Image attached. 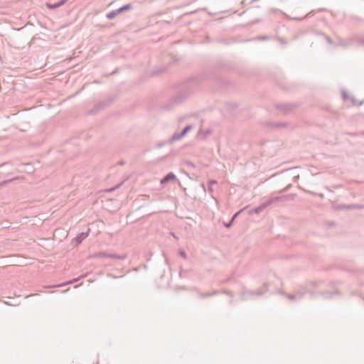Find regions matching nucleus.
I'll list each match as a JSON object with an SVG mask.
<instances>
[{
    "label": "nucleus",
    "instance_id": "f257e3e1",
    "mask_svg": "<svg viewBox=\"0 0 364 364\" xmlns=\"http://www.w3.org/2000/svg\"><path fill=\"white\" fill-rule=\"evenodd\" d=\"M268 284L267 283H264V286L266 287L265 290L262 291L261 289H257L256 291H245L242 293V294L241 295V300H246L250 296H261L262 295L264 292L267 291V287Z\"/></svg>",
    "mask_w": 364,
    "mask_h": 364
},
{
    "label": "nucleus",
    "instance_id": "f03ea898",
    "mask_svg": "<svg viewBox=\"0 0 364 364\" xmlns=\"http://www.w3.org/2000/svg\"><path fill=\"white\" fill-rule=\"evenodd\" d=\"M182 102V95H181V90L180 87L177 88L176 90V96L173 97L170 101V105H168L166 109H170L171 107L180 104Z\"/></svg>",
    "mask_w": 364,
    "mask_h": 364
},
{
    "label": "nucleus",
    "instance_id": "7ed1b4c3",
    "mask_svg": "<svg viewBox=\"0 0 364 364\" xmlns=\"http://www.w3.org/2000/svg\"><path fill=\"white\" fill-rule=\"evenodd\" d=\"M182 138V131L177 132L174 134L168 141H164L162 142H158L156 144V148H161L163 146L167 144H171L175 141L179 140Z\"/></svg>",
    "mask_w": 364,
    "mask_h": 364
},
{
    "label": "nucleus",
    "instance_id": "20e7f679",
    "mask_svg": "<svg viewBox=\"0 0 364 364\" xmlns=\"http://www.w3.org/2000/svg\"><path fill=\"white\" fill-rule=\"evenodd\" d=\"M293 198V196L291 194L289 195H283L279 196H274L267 200L269 202V205L276 203V202H284Z\"/></svg>",
    "mask_w": 364,
    "mask_h": 364
},
{
    "label": "nucleus",
    "instance_id": "39448f33",
    "mask_svg": "<svg viewBox=\"0 0 364 364\" xmlns=\"http://www.w3.org/2000/svg\"><path fill=\"white\" fill-rule=\"evenodd\" d=\"M90 234V229L87 230L85 232H81L78 234L72 241V243L74 245H77L80 244L85 238L88 237Z\"/></svg>",
    "mask_w": 364,
    "mask_h": 364
},
{
    "label": "nucleus",
    "instance_id": "423d86ee",
    "mask_svg": "<svg viewBox=\"0 0 364 364\" xmlns=\"http://www.w3.org/2000/svg\"><path fill=\"white\" fill-rule=\"evenodd\" d=\"M168 65H164L154 68L151 71V75L157 76L165 73L168 70Z\"/></svg>",
    "mask_w": 364,
    "mask_h": 364
},
{
    "label": "nucleus",
    "instance_id": "0eeeda50",
    "mask_svg": "<svg viewBox=\"0 0 364 364\" xmlns=\"http://www.w3.org/2000/svg\"><path fill=\"white\" fill-rule=\"evenodd\" d=\"M268 206H269V202L266 200L265 202H264L263 203H262L261 205H259L257 208L250 210L249 211V214L250 215H252L253 213L259 214L262 210H264L265 208H267Z\"/></svg>",
    "mask_w": 364,
    "mask_h": 364
},
{
    "label": "nucleus",
    "instance_id": "6e6552de",
    "mask_svg": "<svg viewBox=\"0 0 364 364\" xmlns=\"http://www.w3.org/2000/svg\"><path fill=\"white\" fill-rule=\"evenodd\" d=\"M276 107L277 109L282 111L284 112H287L288 111L292 109L294 107H295L294 104H278L276 105Z\"/></svg>",
    "mask_w": 364,
    "mask_h": 364
},
{
    "label": "nucleus",
    "instance_id": "1a4fd4ad",
    "mask_svg": "<svg viewBox=\"0 0 364 364\" xmlns=\"http://www.w3.org/2000/svg\"><path fill=\"white\" fill-rule=\"evenodd\" d=\"M68 0H60L59 1L51 4V3H46V6L49 9H56L62 6H63Z\"/></svg>",
    "mask_w": 364,
    "mask_h": 364
},
{
    "label": "nucleus",
    "instance_id": "9d476101",
    "mask_svg": "<svg viewBox=\"0 0 364 364\" xmlns=\"http://www.w3.org/2000/svg\"><path fill=\"white\" fill-rule=\"evenodd\" d=\"M210 134H211V131L210 129H207L205 131H203L202 129H200L196 134V139L198 140H203L208 135H210Z\"/></svg>",
    "mask_w": 364,
    "mask_h": 364
},
{
    "label": "nucleus",
    "instance_id": "9b49d317",
    "mask_svg": "<svg viewBox=\"0 0 364 364\" xmlns=\"http://www.w3.org/2000/svg\"><path fill=\"white\" fill-rule=\"evenodd\" d=\"M107 103L105 102H101L95 105V108L90 110L88 113L90 114H93L100 111V109H103L106 106Z\"/></svg>",
    "mask_w": 364,
    "mask_h": 364
},
{
    "label": "nucleus",
    "instance_id": "f8f14e48",
    "mask_svg": "<svg viewBox=\"0 0 364 364\" xmlns=\"http://www.w3.org/2000/svg\"><path fill=\"white\" fill-rule=\"evenodd\" d=\"M319 294L324 298L328 299L331 298L334 294L340 296L341 294L339 291L336 290L335 291H320Z\"/></svg>",
    "mask_w": 364,
    "mask_h": 364
},
{
    "label": "nucleus",
    "instance_id": "ddd939ff",
    "mask_svg": "<svg viewBox=\"0 0 364 364\" xmlns=\"http://www.w3.org/2000/svg\"><path fill=\"white\" fill-rule=\"evenodd\" d=\"M176 176L173 173H168L166 176H165L161 180V183L164 184L169 181L175 180Z\"/></svg>",
    "mask_w": 364,
    "mask_h": 364
},
{
    "label": "nucleus",
    "instance_id": "4468645a",
    "mask_svg": "<svg viewBox=\"0 0 364 364\" xmlns=\"http://www.w3.org/2000/svg\"><path fill=\"white\" fill-rule=\"evenodd\" d=\"M107 257L111 258V259L124 260L127 258V255H117V254L107 253Z\"/></svg>",
    "mask_w": 364,
    "mask_h": 364
},
{
    "label": "nucleus",
    "instance_id": "2eb2a0df",
    "mask_svg": "<svg viewBox=\"0 0 364 364\" xmlns=\"http://www.w3.org/2000/svg\"><path fill=\"white\" fill-rule=\"evenodd\" d=\"M363 206L359 204H350V205H343L341 206V208H343L346 210H353V209H361Z\"/></svg>",
    "mask_w": 364,
    "mask_h": 364
},
{
    "label": "nucleus",
    "instance_id": "dca6fc26",
    "mask_svg": "<svg viewBox=\"0 0 364 364\" xmlns=\"http://www.w3.org/2000/svg\"><path fill=\"white\" fill-rule=\"evenodd\" d=\"M217 183H218V182L215 179H210L208 181L207 191L209 192V193L212 194L213 193L214 189L213 188V186L215 185Z\"/></svg>",
    "mask_w": 364,
    "mask_h": 364
},
{
    "label": "nucleus",
    "instance_id": "f3484780",
    "mask_svg": "<svg viewBox=\"0 0 364 364\" xmlns=\"http://www.w3.org/2000/svg\"><path fill=\"white\" fill-rule=\"evenodd\" d=\"M119 14H120V12L118 11V9H117L116 10H113V11L109 12L108 14H107V18L108 19H112Z\"/></svg>",
    "mask_w": 364,
    "mask_h": 364
},
{
    "label": "nucleus",
    "instance_id": "a211bd4d",
    "mask_svg": "<svg viewBox=\"0 0 364 364\" xmlns=\"http://www.w3.org/2000/svg\"><path fill=\"white\" fill-rule=\"evenodd\" d=\"M132 8V5L131 4H127L126 5L122 6V7L118 9V11L120 13L129 10Z\"/></svg>",
    "mask_w": 364,
    "mask_h": 364
},
{
    "label": "nucleus",
    "instance_id": "6ab92c4d",
    "mask_svg": "<svg viewBox=\"0 0 364 364\" xmlns=\"http://www.w3.org/2000/svg\"><path fill=\"white\" fill-rule=\"evenodd\" d=\"M306 293V290H305L304 289H298L295 294L297 296L298 299H301L303 297V296Z\"/></svg>",
    "mask_w": 364,
    "mask_h": 364
},
{
    "label": "nucleus",
    "instance_id": "aec40b11",
    "mask_svg": "<svg viewBox=\"0 0 364 364\" xmlns=\"http://www.w3.org/2000/svg\"><path fill=\"white\" fill-rule=\"evenodd\" d=\"M220 292L218 291H213L210 293H205V294H201V297L202 298H207V297H209V296H215V295H217Z\"/></svg>",
    "mask_w": 364,
    "mask_h": 364
},
{
    "label": "nucleus",
    "instance_id": "412c9836",
    "mask_svg": "<svg viewBox=\"0 0 364 364\" xmlns=\"http://www.w3.org/2000/svg\"><path fill=\"white\" fill-rule=\"evenodd\" d=\"M282 294H284L285 296H287L289 299L291 301L298 299L295 293L294 294H288L287 293L282 292Z\"/></svg>",
    "mask_w": 364,
    "mask_h": 364
},
{
    "label": "nucleus",
    "instance_id": "4be33fe9",
    "mask_svg": "<svg viewBox=\"0 0 364 364\" xmlns=\"http://www.w3.org/2000/svg\"><path fill=\"white\" fill-rule=\"evenodd\" d=\"M193 126L192 124H189L183 127V136L193 128Z\"/></svg>",
    "mask_w": 364,
    "mask_h": 364
},
{
    "label": "nucleus",
    "instance_id": "5701e85b",
    "mask_svg": "<svg viewBox=\"0 0 364 364\" xmlns=\"http://www.w3.org/2000/svg\"><path fill=\"white\" fill-rule=\"evenodd\" d=\"M351 101H352V103L353 105H358V106H360L363 104V101H360V102H358V100H356L353 97H352L350 98Z\"/></svg>",
    "mask_w": 364,
    "mask_h": 364
},
{
    "label": "nucleus",
    "instance_id": "b1692460",
    "mask_svg": "<svg viewBox=\"0 0 364 364\" xmlns=\"http://www.w3.org/2000/svg\"><path fill=\"white\" fill-rule=\"evenodd\" d=\"M107 252H100L96 253L94 255V257H107Z\"/></svg>",
    "mask_w": 364,
    "mask_h": 364
},
{
    "label": "nucleus",
    "instance_id": "393cba45",
    "mask_svg": "<svg viewBox=\"0 0 364 364\" xmlns=\"http://www.w3.org/2000/svg\"><path fill=\"white\" fill-rule=\"evenodd\" d=\"M286 124L284 123H276L273 125L274 128H281L285 127Z\"/></svg>",
    "mask_w": 364,
    "mask_h": 364
},
{
    "label": "nucleus",
    "instance_id": "a878e982",
    "mask_svg": "<svg viewBox=\"0 0 364 364\" xmlns=\"http://www.w3.org/2000/svg\"><path fill=\"white\" fill-rule=\"evenodd\" d=\"M233 223V220H230L228 223H224V226L227 228H230Z\"/></svg>",
    "mask_w": 364,
    "mask_h": 364
},
{
    "label": "nucleus",
    "instance_id": "bb28decb",
    "mask_svg": "<svg viewBox=\"0 0 364 364\" xmlns=\"http://www.w3.org/2000/svg\"><path fill=\"white\" fill-rule=\"evenodd\" d=\"M268 39H269V37L267 36H261L258 37V40H260V41H265V40H268Z\"/></svg>",
    "mask_w": 364,
    "mask_h": 364
},
{
    "label": "nucleus",
    "instance_id": "cd10ccee",
    "mask_svg": "<svg viewBox=\"0 0 364 364\" xmlns=\"http://www.w3.org/2000/svg\"><path fill=\"white\" fill-rule=\"evenodd\" d=\"M242 211V210H240L239 211H237L236 213H235L233 215V216L232 217L231 220H233V221L235 220V218L239 215V214Z\"/></svg>",
    "mask_w": 364,
    "mask_h": 364
},
{
    "label": "nucleus",
    "instance_id": "c85d7f7f",
    "mask_svg": "<svg viewBox=\"0 0 364 364\" xmlns=\"http://www.w3.org/2000/svg\"><path fill=\"white\" fill-rule=\"evenodd\" d=\"M183 163L186 164L188 166L194 167V164L189 161H186Z\"/></svg>",
    "mask_w": 364,
    "mask_h": 364
},
{
    "label": "nucleus",
    "instance_id": "c756f323",
    "mask_svg": "<svg viewBox=\"0 0 364 364\" xmlns=\"http://www.w3.org/2000/svg\"><path fill=\"white\" fill-rule=\"evenodd\" d=\"M223 293L230 296V297L233 296V293L230 291H224Z\"/></svg>",
    "mask_w": 364,
    "mask_h": 364
},
{
    "label": "nucleus",
    "instance_id": "7c9ffc66",
    "mask_svg": "<svg viewBox=\"0 0 364 364\" xmlns=\"http://www.w3.org/2000/svg\"><path fill=\"white\" fill-rule=\"evenodd\" d=\"M289 186H290V185H289V186H287L286 188H283L282 190L279 191V193H284V192L287 191L289 189Z\"/></svg>",
    "mask_w": 364,
    "mask_h": 364
},
{
    "label": "nucleus",
    "instance_id": "2f4dec72",
    "mask_svg": "<svg viewBox=\"0 0 364 364\" xmlns=\"http://www.w3.org/2000/svg\"><path fill=\"white\" fill-rule=\"evenodd\" d=\"M342 95H343V98L344 100H346L348 98V95H347V94H346V92L345 91L342 92Z\"/></svg>",
    "mask_w": 364,
    "mask_h": 364
},
{
    "label": "nucleus",
    "instance_id": "473e14b6",
    "mask_svg": "<svg viewBox=\"0 0 364 364\" xmlns=\"http://www.w3.org/2000/svg\"><path fill=\"white\" fill-rule=\"evenodd\" d=\"M306 192L310 193L311 195H313V196H316L317 193H315V192H313V191H306Z\"/></svg>",
    "mask_w": 364,
    "mask_h": 364
},
{
    "label": "nucleus",
    "instance_id": "72a5a7b5",
    "mask_svg": "<svg viewBox=\"0 0 364 364\" xmlns=\"http://www.w3.org/2000/svg\"><path fill=\"white\" fill-rule=\"evenodd\" d=\"M316 196H318L321 198H323L324 194L323 193H317Z\"/></svg>",
    "mask_w": 364,
    "mask_h": 364
},
{
    "label": "nucleus",
    "instance_id": "f704fd0d",
    "mask_svg": "<svg viewBox=\"0 0 364 364\" xmlns=\"http://www.w3.org/2000/svg\"><path fill=\"white\" fill-rule=\"evenodd\" d=\"M178 255L182 257V248H179L178 250Z\"/></svg>",
    "mask_w": 364,
    "mask_h": 364
},
{
    "label": "nucleus",
    "instance_id": "c9c22d12",
    "mask_svg": "<svg viewBox=\"0 0 364 364\" xmlns=\"http://www.w3.org/2000/svg\"><path fill=\"white\" fill-rule=\"evenodd\" d=\"M178 274L180 277H182V267H180L179 271H178Z\"/></svg>",
    "mask_w": 364,
    "mask_h": 364
},
{
    "label": "nucleus",
    "instance_id": "e433bc0d",
    "mask_svg": "<svg viewBox=\"0 0 364 364\" xmlns=\"http://www.w3.org/2000/svg\"><path fill=\"white\" fill-rule=\"evenodd\" d=\"M326 41L328 43H332V41L331 39L329 38V37H326Z\"/></svg>",
    "mask_w": 364,
    "mask_h": 364
},
{
    "label": "nucleus",
    "instance_id": "4c0bfd02",
    "mask_svg": "<svg viewBox=\"0 0 364 364\" xmlns=\"http://www.w3.org/2000/svg\"><path fill=\"white\" fill-rule=\"evenodd\" d=\"M310 284L312 285V286H315L316 285V283L314 282H311Z\"/></svg>",
    "mask_w": 364,
    "mask_h": 364
},
{
    "label": "nucleus",
    "instance_id": "58836bf2",
    "mask_svg": "<svg viewBox=\"0 0 364 364\" xmlns=\"http://www.w3.org/2000/svg\"><path fill=\"white\" fill-rule=\"evenodd\" d=\"M183 174H186L188 176H189V174H188V173H187L184 170H183Z\"/></svg>",
    "mask_w": 364,
    "mask_h": 364
},
{
    "label": "nucleus",
    "instance_id": "ea45409f",
    "mask_svg": "<svg viewBox=\"0 0 364 364\" xmlns=\"http://www.w3.org/2000/svg\"><path fill=\"white\" fill-rule=\"evenodd\" d=\"M186 257V252L183 251V259H185Z\"/></svg>",
    "mask_w": 364,
    "mask_h": 364
},
{
    "label": "nucleus",
    "instance_id": "a19ab883",
    "mask_svg": "<svg viewBox=\"0 0 364 364\" xmlns=\"http://www.w3.org/2000/svg\"><path fill=\"white\" fill-rule=\"evenodd\" d=\"M176 60H177V59L176 58H173V62H175Z\"/></svg>",
    "mask_w": 364,
    "mask_h": 364
},
{
    "label": "nucleus",
    "instance_id": "79ce46f5",
    "mask_svg": "<svg viewBox=\"0 0 364 364\" xmlns=\"http://www.w3.org/2000/svg\"><path fill=\"white\" fill-rule=\"evenodd\" d=\"M171 235H173V237H174L176 239H178V237H176L173 233H171Z\"/></svg>",
    "mask_w": 364,
    "mask_h": 364
},
{
    "label": "nucleus",
    "instance_id": "37998d69",
    "mask_svg": "<svg viewBox=\"0 0 364 364\" xmlns=\"http://www.w3.org/2000/svg\"><path fill=\"white\" fill-rule=\"evenodd\" d=\"M363 43L364 44V41H363Z\"/></svg>",
    "mask_w": 364,
    "mask_h": 364
}]
</instances>
